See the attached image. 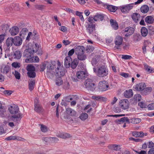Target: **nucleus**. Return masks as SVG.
Masks as SVG:
<instances>
[{
	"instance_id": "obj_1",
	"label": "nucleus",
	"mask_w": 154,
	"mask_h": 154,
	"mask_svg": "<svg viewBox=\"0 0 154 154\" xmlns=\"http://www.w3.org/2000/svg\"><path fill=\"white\" fill-rule=\"evenodd\" d=\"M8 110L10 113L13 115L11 118L14 119L13 121L17 122L22 118V115L20 113L17 105L13 104L9 106Z\"/></svg>"
},
{
	"instance_id": "obj_2",
	"label": "nucleus",
	"mask_w": 154,
	"mask_h": 154,
	"mask_svg": "<svg viewBox=\"0 0 154 154\" xmlns=\"http://www.w3.org/2000/svg\"><path fill=\"white\" fill-rule=\"evenodd\" d=\"M34 53L32 52L31 48L26 49L24 51L23 54V56L27 58L25 60V61L26 63L37 62L39 61V58L36 56H33Z\"/></svg>"
},
{
	"instance_id": "obj_3",
	"label": "nucleus",
	"mask_w": 154,
	"mask_h": 154,
	"mask_svg": "<svg viewBox=\"0 0 154 154\" xmlns=\"http://www.w3.org/2000/svg\"><path fill=\"white\" fill-rule=\"evenodd\" d=\"M56 76L58 78H61L65 75L66 70L60 62L57 61V68L55 69Z\"/></svg>"
},
{
	"instance_id": "obj_4",
	"label": "nucleus",
	"mask_w": 154,
	"mask_h": 154,
	"mask_svg": "<svg viewBox=\"0 0 154 154\" xmlns=\"http://www.w3.org/2000/svg\"><path fill=\"white\" fill-rule=\"evenodd\" d=\"M108 74L107 69L105 66H101L98 67L97 69V75L100 77L106 76Z\"/></svg>"
},
{
	"instance_id": "obj_5",
	"label": "nucleus",
	"mask_w": 154,
	"mask_h": 154,
	"mask_svg": "<svg viewBox=\"0 0 154 154\" xmlns=\"http://www.w3.org/2000/svg\"><path fill=\"white\" fill-rule=\"evenodd\" d=\"M57 68V63L54 61L52 62H47V73L48 75L51 74L53 76L54 74V72L52 70L54 68Z\"/></svg>"
},
{
	"instance_id": "obj_6",
	"label": "nucleus",
	"mask_w": 154,
	"mask_h": 154,
	"mask_svg": "<svg viewBox=\"0 0 154 154\" xmlns=\"http://www.w3.org/2000/svg\"><path fill=\"white\" fill-rule=\"evenodd\" d=\"M119 105L122 109L125 110L129 107V102L128 100L124 99L121 100L119 102Z\"/></svg>"
},
{
	"instance_id": "obj_7",
	"label": "nucleus",
	"mask_w": 154,
	"mask_h": 154,
	"mask_svg": "<svg viewBox=\"0 0 154 154\" xmlns=\"http://www.w3.org/2000/svg\"><path fill=\"white\" fill-rule=\"evenodd\" d=\"M86 27L87 31L89 34L93 35L96 30L95 24L88 23Z\"/></svg>"
},
{
	"instance_id": "obj_8",
	"label": "nucleus",
	"mask_w": 154,
	"mask_h": 154,
	"mask_svg": "<svg viewBox=\"0 0 154 154\" xmlns=\"http://www.w3.org/2000/svg\"><path fill=\"white\" fill-rule=\"evenodd\" d=\"M134 29L133 27L128 26L124 29L122 32L123 33H126L125 34V36L127 37L131 35L134 33Z\"/></svg>"
},
{
	"instance_id": "obj_9",
	"label": "nucleus",
	"mask_w": 154,
	"mask_h": 154,
	"mask_svg": "<svg viewBox=\"0 0 154 154\" xmlns=\"http://www.w3.org/2000/svg\"><path fill=\"white\" fill-rule=\"evenodd\" d=\"M135 89L138 91H140L141 93L147 94L152 91L151 87H135Z\"/></svg>"
},
{
	"instance_id": "obj_10",
	"label": "nucleus",
	"mask_w": 154,
	"mask_h": 154,
	"mask_svg": "<svg viewBox=\"0 0 154 154\" xmlns=\"http://www.w3.org/2000/svg\"><path fill=\"white\" fill-rule=\"evenodd\" d=\"M39 48L38 44L35 43L32 45L31 50L34 53H37L38 54L41 55L42 54V52L41 49H39Z\"/></svg>"
},
{
	"instance_id": "obj_11",
	"label": "nucleus",
	"mask_w": 154,
	"mask_h": 154,
	"mask_svg": "<svg viewBox=\"0 0 154 154\" xmlns=\"http://www.w3.org/2000/svg\"><path fill=\"white\" fill-rule=\"evenodd\" d=\"M77 78L79 79H84L87 76L86 71H80L76 73Z\"/></svg>"
},
{
	"instance_id": "obj_12",
	"label": "nucleus",
	"mask_w": 154,
	"mask_h": 154,
	"mask_svg": "<svg viewBox=\"0 0 154 154\" xmlns=\"http://www.w3.org/2000/svg\"><path fill=\"white\" fill-rule=\"evenodd\" d=\"M133 3L128 4L121 8V10L123 13L128 12L133 7Z\"/></svg>"
},
{
	"instance_id": "obj_13",
	"label": "nucleus",
	"mask_w": 154,
	"mask_h": 154,
	"mask_svg": "<svg viewBox=\"0 0 154 154\" xmlns=\"http://www.w3.org/2000/svg\"><path fill=\"white\" fill-rule=\"evenodd\" d=\"M13 44L15 46H20L22 43V40L19 36L15 37L13 38Z\"/></svg>"
},
{
	"instance_id": "obj_14",
	"label": "nucleus",
	"mask_w": 154,
	"mask_h": 154,
	"mask_svg": "<svg viewBox=\"0 0 154 154\" xmlns=\"http://www.w3.org/2000/svg\"><path fill=\"white\" fill-rule=\"evenodd\" d=\"M19 31V28L17 26L12 27L9 30V32L10 33L11 35L12 36H14L17 35Z\"/></svg>"
},
{
	"instance_id": "obj_15",
	"label": "nucleus",
	"mask_w": 154,
	"mask_h": 154,
	"mask_svg": "<svg viewBox=\"0 0 154 154\" xmlns=\"http://www.w3.org/2000/svg\"><path fill=\"white\" fill-rule=\"evenodd\" d=\"M72 61V59L69 56L66 57L64 59V66L66 68L70 67L71 63Z\"/></svg>"
},
{
	"instance_id": "obj_16",
	"label": "nucleus",
	"mask_w": 154,
	"mask_h": 154,
	"mask_svg": "<svg viewBox=\"0 0 154 154\" xmlns=\"http://www.w3.org/2000/svg\"><path fill=\"white\" fill-rule=\"evenodd\" d=\"M85 47L83 46H79L76 47L75 50V53L78 55L83 54L84 53Z\"/></svg>"
},
{
	"instance_id": "obj_17",
	"label": "nucleus",
	"mask_w": 154,
	"mask_h": 154,
	"mask_svg": "<svg viewBox=\"0 0 154 154\" xmlns=\"http://www.w3.org/2000/svg\"><path fill=\"white\" fill-rule=\"evenodd\" d=\"M5 140H21L23 141L25 139L22 137L17 136H11L6 137Z\"/></svg>"
},
{
	"instance_id": "obj_18",
	"label": "nucleus",
	"mask_w": 154,
	"mask_h": 154,
	"mask_svg": "<svg viewBox=\"0 0 154 154\" xmlns=\"http://www.w3.org/2000/svg\"><path fill=\"white\" fill-rule=\"evenodd\" d=\"M123 41L122 38L120 36L116 37L115 40V44L118 46H119L122 44Z\"/></svg>"
},
{
	"instance_id": "obj_19",
	"label": "nucleus",
	"mask_w": 154,
	"mask_h": 154,
	"mask_svg": "<svg viewBox=\"0 0 154 154\" xmlns=\"http://www.w3.org/2000/svg\"><path fill=\"white\" fill-rule=\"evenodd\" d=\"M124 96L126 98H130L133 95V93L131 89H129L126 90L123 93Z\"/></svg>"
},
{
	"instance_id": "obj_20",
	"label": "nucleus",
	"mask_w": 154,
	"mask_h": 154,
	"mask_svg": "<svg viewBox=\"0 0 154 154\" xmlns=\"http://www.w3.org/2000/svg\"><path fill=\"white\" fill-rule=\"evenodd\" d=\"M86 87H93L95 85V84L92 80L91 79H86L84 83Z\"/></svg>"
},
{
	"instance_id": "obj_21",
	"label": "nucleus",
	"mask_w": 154,
	"mask_h": 154,
	"mask_svg": "<svg viewBox=\"0 0 154 154\" xmlns=\"http://www.w3.org/2000/svg\"><path fill=\"white\" fill-rule=\"evenodd\" d=\"M91 98L94 100L101 101L105 102L107 100L106 98L99 96H93Z\"/></svg>"
},
{
	"instance_id": "obj_22",
	"label": "nucleus",
	"mask_w": 154,
	"mask_h": 154,
	"mask_svg": "<svg viewBox=\"0 0 154 154\" xmlns=\"http://www.w3.org/2000/svg\"><path fill=\"white\" fill-rule=\"evenodd\" d=\"M57 136L62 139H66L71 137V136L69 134L65 133H62L58 134L57 135Z\"/></svg>"
},
{
	"instance_id": "obj_23",
	"label": "nucleus",
	"mask_w": 154,
	"mask_h": 154,
	"mask_svg": "<svg viewBox=\"0 0 154 154\" xmlns=\"http://www.w3.org/2000/svg\"><path fill=\"white\" fill-rule=\"evenodd\" d=\"M34 110L38 113H42L44 111V109L43 107L40 104L34 106Z\"/></svg>"
},
{
	"instance_id": "obj_24",
	"label": "nucleus",
	"mask_w": 154,
	"mask_h": 154,
	"mask_svg": "<svg viewBox=\"0 0 154 154\" xmlns=\"http://www.w3.org/2000/svg\"><path fill=\"white\" fill-rule=\"evenodd\" d=\"M110 23L112 28L115 30H117L118 29V25L116 20L113 19H111L110 20Z\"/></svg>"
},
{
	"instance_id": "obj_25",
	"label": "nucleus",
	"mask_w": 154,
	"mask_h": 154,
	"mask_svg": "<svg viewBox=\"0 0 154 154\" xmlns=\"http://www.w3.org/2000/svg\"><path fill=\"white\" fill-rule=\"evenodd\" d=\"M70 66H71L72 69H74L76 68L78 65L79 60L78 59L75 58L73 61L72 60Z\"/></svg>"
},
{
	"instance_id": "obj_26",
	"label": "nucleus",
	"mask_w": 154,
	"mask_h": 154,
	"mask_svg": "<svg viewBox=\"0 0 154 154\" xmlns=\"http://www.w3.org/2000/svg\"><path fill=\"white\" fill-rule=\"evenodd\" d=\"M109 147L110 149L116 151L119 150L121 149L120 146L116 144H111L109 146Z\"/></svg>"
},
{
	"instance_id": "obj_27",
	"label": "nucleus",
	"mask_w": 154,
	"mask_h": 154,
	"mask_svg": "<svg viewBox=\"0 0 154 154\" xmlns=\"http://www.w3.org/2000/svg\"><path fill=\"white\" fill-rule=\"evenodd\" d=\"M131 17L135 23H137L140 18V15L137 13H135L132 14Z\"/></svg>"
},
{
	"instance_id": "obj_28",
	"label": "nucleus",
	"mask_w": 154,
	"mask_h": 154,
	"mask_svg": "<svg viewBox=\"0 0 154 154\" xmlns=\"http://www.w3.org/2000/svg\"><path fill=\"white\" fill-rule=\"evenodd\" d=\"M104 18L103 15L101 14H97L95 15L93 18L94 20L95 21L98 20H103Z\"/></svg>"
},
{
	"instance_id": "obj_29",
	"label": "nucleus",
	"mask_w": 154,
	"mask_h": 154,
	"mask_svg": "<svg viewBox=\"0 0 154 154\" xmlns=\"http://www.w3.org/2000/svg\"><path fill=\"white\" fill-rule=\"evenodd\" d=\"M145 20L146 23L151 24L153 22L154 19L151 16H148L146 17Z\"/></svg>"
},
{
	"instance_id": "obj_30",
	"label": "nucleus",
	"mask_w": 154,
	"mask_h": 154,
	"mask_svg": "<svg viewBox=\"0 0 154 154\" xmlns=\"http://www.w3.org/2000/svg\"><path fill=\"white\" fill-rule=\"evenodd\" d=\"M66 112L68 114L72 116H75L76 114V112L70 108H67L66 109Z\"/></svg>"
},
{
	"instance_id": "obj_31",
	"label": "nucleus",
	"mask_w": 154,
	"mask_h": 154,
	"mask_svg": "<svg viewBox=\"0 0 154 154\" xmlns=\"http://www.w3.org/2000/svg\"><path fill=\"white\" fill-rule=\"evenodd\" d=\"M149 9V7L146 5H144L141 6L140 8V11L143 13H147Z\"/></svg>"
},
{
	"instance_id": "obj_32",
	"label": "nucleus",
	"mask_w": 154,
	"mask_h": 154,
	"mask_svg": "<svg viewBox=\"0 0 154 154\" xmlns=\"http://www.w3.org/2000/svg\"><path fill=\"white\" fill-rule=\"evenodd\" d=\"M21 56L22 54L19 50L15 51L14 54V58L17 59H20L21 57Z\"/></svg>"
},
{
	"instance_id": "obj_33",
	"label": "nucleus",
	"mask_w": 154,
	"mask_h": 154,
	"mask_svg": "<svg viewBox=\"0 0 154 154\" xmlns=\"http://www.w3.org/2000/svg\"><path fill=\"white\" fill-rule=\"evenodd\" d=\"M109 11L111 12H115L117 9V8L112 5H107L106 7Z\"/></svg>"
},
{
	"instance_id": "obj_34",
	"label": "nucleus",
	"mask_w": 154,
	"mask_h": 154,
	"mask_svg": "<svg viewBox=\"0 0 154 154\" xmlns=\"http://www.w3.org/2000/svg\"><path fill=\"white\" fill-rule=\"evenodd\" d=\"M131 121L130 122L134 124H137L140 122L141 121V119L138 118H134L130 119Z\"/></svg>"
},
{
	"instance_id": "obj_35",
	"label": "nucleus",
	"mask_w": 154,
	"mask_h": 154,
	"mask_svg": "<svg viewBox=\"0 0 154 154\" xmlns=\"http://www.w3.org/2000/svg\"><path fill=\"white\" fill-rule=\"evenodd\" d=\"M141 32L142 35L143 36L145 37L148 34V30L145 27H143L141 30Z\"/></svg>"
},
{
	"instance_id": "obj_36",
	"label": "nucleus",
	"mask_w": 154,
	"mask_h": 154,
	"mask_svg": "<svg viewBox=\"0 0 154 154\" xmlns=\"http://www.w3.org/2000/svg\"><path fill=\"white\" fill-rule=\"evenodd\" d=\"M10 70V68L8 66H5L4 67L3 69H2L1 70V71L2 73H3V74H7L9 72V71Z\"/></svg>"
},
{
	"instance_id": "obj_37",
	"label": "nucleus",
	"mask_w": 154,
	"mask_h": 154,
	"mask_svg": "<svg viewBox=\"0 0 154 154\" xmlns=\"http://www.w3.org/2000/svg\"><path fill=\"white\" fill-rule=\"evenodd\" d=\"M144 67L146 70L149 73H152V69L146 63L144 64Z\"/></svg>"
},
{
	"instance_id": "obj_38",
	"label": "nucleus",
	"mask_w": 154,
	"mask_h": 154,
	"mask_svg": "<svg viewBox=\"0 0 154 154\" xmlns=\"http://www.w3.org/2000/svg\"><path fill=\"white\" fill-rule=\"evenodd\" d=\"M13 38H7L6 42V44L8 47L11 46L13 43Z\"/></svg>"
},
{
	"instance_id": "obj_39",
	"label": "nucleus",
	"mask_w": 154,
	"mask_h": 154,
	"mask_svg": "<svg viewBox=\"0 0 154 154\" xmlns=\"http://www.w3.org/2000/svg\"><path fill=\"white\" fill-rule=\"evenodd\" d=\"M26 69L28 72L35 71V67L32 65H28L26 67Z\"/></svg>"
},
{
	"instance_id": "obj_40",
	"label": "nucleus",
	"mask_w": 154,
	"mask_h": 154,
	"mask_svg": "<svg viewBox=\"0 0 154 154\" xmlns=\"http://www.w3.org/2000/svg\"><path fill=\"white\" fill-rule=\"evenodd\" d=\"M2 30L3 31V33L6 32L9 29V26L8 24H5L2 26Z\"/></svg>"
},
{
	"instance_id": "obj_41",
	"label": "nucleus",
	"mask_w": 154,
	"mask_h": 154,
	"mask_svg": "<svg viewBox=\"0 0 154 154\" xmlns=\"http://www.w3.org/2000/svg\"><path fill=\"white\" fill-rule=\"evenodd\" d=\"M141 99V97L139 94H135L133 97V100L135 102H137L139 101Z\"/></svg>"
},
{
	"instance_id": "obj_42",
	"label": "nucleus",
	"mask_w": 154,
	"mask_h": 154,
	"mask_svg": "<svg viewBox=\"0 0 154 154\" xmlns=\"http://www.w3.org/2000/svg\"><path fill=\"white\" fill-rule=\"evenodd\" d=\"M107 82L105 80L101 81L98 84V87H109Z\"/></svg>"
},
{
	"instance_id": "obj_43",
	"label": "nucleus",
	"mask_w": 154,
	"mask_h": 154,
	"mask_svg": "<svg viewBox=\"0 0 154 154\" xmlns=\"http://www.w3.org/2000/svg\"><path fill=\"white\" fill-rule=\"evenodd\" d=\"M77 57L78 60H85L86 58V56L84 54L78 55Z\"/></svg>"
},
{
	"instance_id": "obj_44",
	"label": "nucleus",
	"mask_w": 154,
	"mask_h": 154,
	"mask_svg": "<svg viewBox=\"0 0 154 154\" xmlns=\"http://www.w3.org/2000/svg\"><path fill=\"white\" fill-rule=\"evenodd\" d=\"M108 87H96V90L99 92H103L107 90Z\"/></svg>"
},
{
	"instance_id": "obj_45",
	"label": "nucleus",
	"mask_w": 154,
	"mask_h": 154,
	"mask_svg": "<svg viewBox=\"0 0 154 154\" xmlns=\"http://www.w3.org/2000/svg\"><path fill=\"white\" fill-rule=\"evenodd\" d=\"M27 74L28 76L30 78H35L36 76V73L35 71L28 72Z\"/></svg>"
},
{
	"instance_id": "obj_46",
	"label": "nucleus",
	"mask_w": 154,
	"mask_h": 154,
	"mask_svg": "<svg viewBox=\"0 0 154 154\" xmlns=\"http://www.w3.org/2000/svg\"><path fill=\"white\" fill-rule=\"evenodd\" d=\"M88 117V115L86 113H83L81 114L80 116V119L82 120H85Z\"/></svg>"
},
{
	"instance_id": "obj_47",
	"label": "nucleus",
	"mask_w": 154,
	"mask_h": 154,
	"mask_svg": "<svg viewBox=\"0 0 154 154\" xmlns=\"http://www.w3.org/2000/svg\"><path fill=\"white\" fill-rule=\"evenodd\" d=\"M56 84L57 86H59L63 83V80L61 78H57L56 81Z\"/></svg>"
},
{
	"instance_id": "obj_48",
	"label": "nucleus",
	"mask_w": 154,
	"mask_h": 154,
	"mask_svg": "<svg viewBox=\"0 0 154 154\" xmlns=\"http://www.w3.org/2000/svg\"><path fill=\"white\" fill-rule=\"evenodd\" d=\"M13 74H14L16 79H20V74L16 70H15L14 72H13Z\"/></svg>"
},
{
	"instance_id": "obj_49",
	"label": "nucleus",
	"mask_w": 154,
	"mask_h": 154,
	"mask_svg": "<svg viewBox=\"0 0 154 154\" xmlns=\"http://www.w3.org/2000/svg\"><path fill=\"white\" fill-rule=\"evenodd\" d=\"M35 7L36 9L42 11L44 9L45 6L43 5H36L35 6Z\"/></svg>"
},
{
	"instance_id": "obj_50",
	"label": "nucleus",
	"mask_w": 154,
	"mask_h": 154,
	"mask_svg": "<svg viewBox=\"0 0 154 154\" xmlns=\"http://www.w3.org/2000/svg\"><path fill=\"white\" fill-rule=\"evenodd\" d=\"M75 14L76 15L79 16L82 21H84V19L82 15V13L77 11L76 12Z\"/></svg>"
},
{
	"instance_id": "obj_51",
	"label": "nucleus",
	"mask_w": 154,
	"mask_h": 154,
	"mask_svg": "<svg viewBox=\"0 0 154 154\" xmlns=\"http://www.w3.org/2000/svg\"><path fill=\"white\" fill-rule=\"evenodd\" d=\"M40 129L41 131L43 132H46L48 131L47 127L45 125H41Z\"/></svg>"
},
{
	"instance_id": "obj_52",
	"label": "nucleus",
	"mask_w": 154,
	"mask_h": 154,
	"mask_svg": "<svg viewBox=\"0 0 154 154\" xmlns=\"http://www.w3.org/2000/svg\"><path fill=\"white\" fill-rule=\"evenodd\" d=\"M120 120L122 121V122H126L128 123H130L129 119L127 117L122 118L120 119Z\"/></svg>"
},
{
	"instance_id": "obj_53",
	"label": "nucleus",
	"mask_w": 154,
	"mask_h": 154,
	"mask_svg": "<svg viewBox=\"0 0 154 154\" xmlns=\"http://www.w3.org/2000/svg\"><path fill=\"white\" fill-rule=\"evenodd\" d=\"M88 109H89V110L86 111V112L88 113L90 112L92 110V108L91 107L90 105H88L86 106L84 108V110L86 111Z\"/></svg>"
},
{
	"instance_id": "obj_54",
	"label": "nucleus",
	"mask_w": 154,
	"mask_h": 154,
	"mask_svg": "<svg viewBox=\"0 0 154 154\" xmlns=\"http://www.w3.org/2000/svg\"><path fill=\"white\" fill-rule=\"evenodd\" d=\"M122 58L125 60H129L132 58V57L130 55H122Z\"/></svg>"
},
{
	"instance_id": "obj_55",
	"label": "nucleus",
	"mask_w": 154,
	"mask_h": 154,
	"mask_svg": "<svg viewBox=\"0 0 154 154\" xmlns=\"http://www.w3.org/2000/svg\"><path fill=\"white\" fill-rule=\"evenodd\" d=\"M12 66L15 68L20 67V63L17 62H14L12 64Z\"/></svg>"
},
{
	"instance_id": "obj_56",
	"label": "nucleus",
	"mask_w": 154,
	"mask_h": 154,
	"mask_svg": "<svg viewBox=\"0 0 154 154\" xmlns=\"http://www.w3.org/2000/svg\"><path fill=\"white\" fill-rule=\"evenodd\" d=\"M125 116V114H122V115H120V114H116V115H108L107 116H108L109 117H120L122 116Z\"/></svg>"
},
{
	"instance_id": "obj_57",
	"label": "nucleus",
	"mask_w": 154,
	"mask_h": 154,
	"mask_svg": "<svg viewBox=\"0 0 154 154\" xmlns=\"http://www.w3.org/2000/svg\"><path fill=\"white\" fill-rule=\"evenodd\" d=\"M147 107L149 110H152L154 109V103H152L149 104Z\"/></svg>"
},
{
	"instance_id": "obj_58",
	"label": "nucleus",
	"mask_w": 154,
	"mask_h": 154,
	"mask_svg": "<svg viewBox=\"0 0 154 154\" xmlns=\"http://www.w3.org/2000/svg\"><path fill=\"white\" fill-rule=\"evenodd\" d=\"M120 75L125 78H127L128 77L130 76L129 74L123 72L120 73Z\"/></svg>"
},
{
	"instance_id": "obj_59",
	"label": "nucleus",
	"mask_w": 154,
	"mask_h": 154,
	"mask_svg": "<svg viewBox=\"0 0 154 154\" xmlns=\"http://www.w3.org/2000/svg\"><path fill=\"white\" fill-rule=\"evenodd\" d=\"M35 81L34 80H31L29 83V87H33L35 85Z\"/></svg>"
},
{
	"instance_id": "obj_60",
	"label": "nucleus",
	"mask_w": 154,
	"mask_h": 154,
	"mask_svg": "<svg viewBox=\"0 0 154 154\" xmlns=\"http://www.w3.org/2000/svg\"><path fill=\"white\" fill-rule=\"evenodd\" d=\"M138 105L142 108H145L146 107V106L144 103L140 102L139 103Z\"/></svg>"
},
{
	"instance_id": "obj_61",
	"label": "nucleus",
	"mask_w": 154,
	"mask_h": 154,
	"mask_svg": "<svg viewBox=\"0 0 154 154\" xmlns=\"http://www.w3.org/2000/svg\"><path fill=\"white\" fill-rule=\"evenodd\" d=\"M11 119H8V125L11 127H13L14 126V125L13 122H10V121H11V120L13 119V118L11 119Z\"/></svg>"
},
{
	"instance_id": "obj_62",
	"label": "nucleus",
	"mask_w": 154,
	"mask_h": 154,
	"mask_svg": "<svg viewBox=\"0 0 154 154\" xmlns=\"http://www.w3.org/2000/svg\"><path fill=\"white\" fill-rule=\"evenodd\" d=\"M140 40V35H136L134 37V41L138 42Z\"/></svg>"
},
{
	"instance_id": "obj_63",
	"label": "nucleus",
	"mask_w": 154,
	"mask_h": 154,
	"mask_svg": "<svg viewBox=\"0 0 154 154\" xmlns=\"http://www.w3.org/2000/svg\"><path fill=\"white\" fill-rule=\"evenodd\" d=\"M74 52L75 50L74 49H72L69 51L68 53V56L70 57V56L73 54L74 53Z\"/></svg>"
},
{
	"instance_id": "obj_64",
	"label": "nucleus",
	"mask_w": 154,
	"mask_h": 154,
	"mask_svg": "<svg viewBox=\"0 0 154 154\" xmlns=\"http://www.w3.org/2000/svg\"><path fill=\"white\" fill-rule=\"evenodd\" d=\"M134 151L137 154H146L147 153L146 151L145 150H141L140 152L135 150Z\"/></svg>"
}]
</instances>
